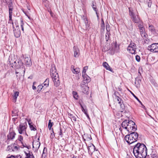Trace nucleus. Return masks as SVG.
Here are the masks:
<instances>
[{"label": "nucleus", "mask_w": 158, "mask_h": 158, "mask_svg": "<svg viewBox=\"0 0 158 158\" xmlns=\"http://www.w3.org/2000/svg\"><path fill=\"white\" fill-rule=\"evenodd\" d=\"M147 149L143 143H137L134 147L133 154L136 158H144L147 155Z\"/></svg>", "instance_id": "f257e3e1"}, {"label": "nucleus", "mask_w": 158, "mask_h": 158, "mask_svg": "<svg viewBox=\"0 0 158 158\" xmlns=\"http://www.w3.org/2000/svg\"><path fill=\"white\" fill-rule=\"evenodd\" d=\"M50 75L54 83V85L56 87L60 85V81L59 75L56 72L55 67H52L50 69Z\"/></svg>", "instance_id": "f03ea898"}, {"label": "nucleus", "mask_w": 158, "mask_h": 158, "mask_svg": "<svg viewBox=\"0 0 158 158\" xmlns=\"http://www.w3.org/2000/svg\"><path fill=\"white\" fill-rule=\"evenodd\" d=\"M130 133V134L125 136L124 139L128 143L131 144L137 141L138 134L135 132Z\"/></svg>", "instance_id": "7ed1b4c3"}, {"label": "nucleus", "mask_w": 158, "mask_h": 158, "mask_svg": "<svg viewBox=\"0 0 158 158\" xmlns=\"http://www.w3.org/2000/svg\"><path fill=\"white\" fill-rule=\"evenodd\" d=\"M129 15L133 22L135 23H137L139 24L142 23L140 20L139 16L137 14H135L133 12L132 10L129 8Z\"/></svg>", "instance_id": "20e7f679"}, {"label": "nucleus", "mask_w": 158, "mask_h": 158, "mask_svg": "<svg viewBox=\"0 0 158 158\" xmlns=\"http://www.w3.org/2000/svg\"><path fill=\"white\" fill-rule=\"evenodd\" d=\"M127 126L126 130L129 132H131L132 131H135L137 130V126H135V123L131 120H128Z\"/></svg>", "instance_id": "39448f33"}, {"label": "nucleus", "mask_w": 158, "mask_h": 158, "mask_svg": "<svg viewBox=\"0 0 158 158\" xmlns=\"http://www.w3.org/2000/svg\"><path fill=\"white\" fill-rule=\"evenodd\" d=\"M137 49V46L136 44L131 41L130 45L128 46L127 48V50L129 52L132 54H135L136 53V50Z\"/></svg>", "instance_id": "423d86ee"}, {"label": "nucleus", "mask_w": 158, "mask_h": 158, "mask_svg": "<svg viewBox=\"0 0 158 158\" xmlns=\"http://www.w3.org/2000/svg\"><path fill=\"white\" fill-rule=\"evenodd\" d=\"M27 125L24 124H21L19 127H17V129L19 134H25L27 135L26 133V129L27 127Z\"/></svg>", "instance_id": "0eeeda50"}, {"label": "nucleus", "mask_w": 158, "mask_h": 158, "mask_svg": "<svg viewBox=\"0 0 158 158\" xmlns=\"http://www.w3.org/2000/svg\"><path fill=\"white\" fill-rule=\"evenodd\" d=\"M148 49L151 52H158V43H153L148 47Z\"/></svg>", "instance_id": "6e6552de"}, {"label": "nucleus", "mask_w": 158, "mask_h": 158, "mask_svg": "<svg viewBox=\"0 0 158 158\" xmlns=\"http://www.w3.org/2000/svg\"><path fill=\"white\" fill-rule=\"evenodd\" d=\"M24 58V64L26 66H30L32 65V62L30 57L27 56H23Z\"/></svg>", "instance_id": "1a4fd4ad"}, {"label": "nucleus", "mask_w": 158, "mask_h": 158, "mask_svg": "<svg viewBox=\"0 0 158 158\" xmlns=\"http://www.w3.org/2000/svg\"><path fill=\"white\" fill-rule=\"evenodd\" d=\"M13 27L15 36L16 38L19 37L21 33L19 26H16L15 29L14 26H13Z\"/></svg>", "instance_id": "9d476101"}, {"label": "nucleus", "mask_w": 158, "mask_h": 158, "mask_svg": "<svg viewBox=\"0 0 158 158\" xmlns=\"http://www.w3.org/2000/svg\"><path fill=\"white\" fill-rule=\"evenodd\" d=\"M16 135V133L14 131H10L9 134L7 135V140L13 139L15 138Z\"/></svg>", "instance_id": "9b49d317"}, {"label": "nucleus", "mask_w": 158, "mask_h": 158, "mask_svg": "<svg viewBox=\"0 0 158 158\" xmlns=\"http://www.w3.org/2000/svg\"><path fill=\"white\" fill-rule=\"evenodd\" d=\"M128 122V120H124L122 123L121 124L122 127H120L119 129L120 132H122L123 128L126 130L127 126V123Z\"/></svg>", "instance_id": "f8f14e48"}, {"label": "nucleus", "mask_w": 158, "mask_h": 158, "mask_svg": "<svg viewBox=\"0 0 158 158\" xmlns=\"http://www.w3.org/2000/svg\"><path fill=\"white\" fill-rule=\"evenodd\" d=\"M73 50L74 52V56L75 57H78L80 54L78 48L77 46H74L73 47Z\"/></svg>", "instance_id": "ddd939ff"}, {"label": "nucleus", "mask_w": 158, "mask_h": 158, "mask_svg": "<svg viewBox=\"0 0 158 158\" xmlns=\"http://www.w3.org/2000/svg\"><path fill=\"white\" fill-rule=\"evenodd\" d=\"M88 151L89 154H92L95 151V148L94 146L92 143L90 144V146L88 147Z\"/></svg>", "instance_id": "4468645a"}, {"label": "nucleus", "mask_w": 158, "mask_h": 158, "mask_svg": "<svg viewBox=\"0 0 158 158\" xmlns=\"http://www.w3.org/2000/svg\"><path fill=\"white\" fill-rule=\"evenodd\" d=\"M82 92L85 94H87L89 92V87L87 85H81Z\"/></svg>", "instance_id": "2eb2a0df"}, {"label": "nucleus", "mask_w": 158, "mask_h": 158, "mask_svg": "<svg viewBox=\"0 0 158 158\" xmlns=\"http://www.w3.org/2000/svg\"><path fill=\"white\" fill-rule=\"evenodd\" d=\"M82 76L83 77L84 81H85L86 83H89L90 81V78L86 74L82 75Z\"/></svg>", "instance_id": "dca6fc26"}, {"label": "nucleus", "mask_w": 158, "mask_h": 158, "mask_svg": "<svg viewBox=\"0 0 158 158\" xmlns=\"http://www.w3.org/2000/svg\"><path fill=\"white\" fill-rule=\"evenodd\" d=\"M102 65L106 69L112 72V70L111 68L110 67L108 64L106 62H103Z\"/></svg>", "instance_id": "f3484780"}, {"label": "nucleus", "mask_w": 158, "mask_h": 158, "mask_svg": "<svg viewBox=\"0 0 158 158\" xmlns=\"http://www.w3.org/2000/svg\"><path fill=\"white\" fill-rule=\"evenodd\" d=\"M138 27L139 29L140 34H141L142 33H143L145 32V29L143 27L142 23L139 24L138 26Z\"/></svg>", "instance_id": "a211bd4d"}, {"label": "nucleus", "mask_w": 158, "mask_h": 158, "mask_svg": "<svg viewBox=\"0 0 158 158\" xmlns=\"http://www.w3.org/2000/svg\"><path fill=\"white\" fill-rule=\"evenodd\" d=\"M19 92L16 91L14 93V94L13 95V101L14 102H15L18 96H19Z\"/></svg>", "instance_id": "6ab92c4d"}, {"label": "nucleus", "mask_w": 158, "mask_h": 158, "mask_svg": "<svg viewBox=\"0 0 158 158\" xmlns=\"http://www.w3.org/2000/svg\"><path fill=\"white\" fill-rule=\"evenodd\" d=\"M71 68H73L72 70L73 72L74 73H78L80 72V69L79 68H77L75 69L74 68V66H72Z\"/></svg>", "instance_id": "aec40b11"}, {"label": "nucleus", "mask_w": 158, "mask_h": 158, "mask_svg": "<svg viewBox=\"0 0 158 158\" xmlns=\"http://www.w3.org/2000/svg\"><path fill=\"white\" fill-rule=\"evenodd\" d=\"M131 94L133 95L134 97L140 103L141 105H142V107L143 108L145 109V107L142 104V102L140 101L139 99V98L135 96V95L131 91Z\"/></svg>", "instance_id": "412c9836"}, {"label": "nucleus", "mask_w": 158, "mask_h": 158, "mask_svg": "<svg viewBox=\"0 0 158 158\" xmlns=\"http://www.w3.org/2000/svg\"><path fill=\"white\" fill-rule=\"evenodd\" d=\"M40 145V143L38 141L36 142L33 143V147L35 148L36 149H38Z\"/></svg>", "instance_id": "4be33fe9"}, {"label": "nucleus", "mask_w": 158, "mask_h": 158, "mask_svg": "<svg viewBox=\"0 0 158 158\" xmlns=\"http://www.w3.org/2000/svg\"><path fill=\"white\" fill-rule=\"evenodd\" d=\"M49 83V79L48 78H47L43 83L44 86L45 88H47L48 85Z\"/></svg>", "instance_id": "5701e85b"}, {"label": "nucleus", "mask_w": 158, "mask_h": 158, "mask_svg": "<svg viewBox=\"0 0 158 158\" xmlns=\"http://www.w3.org/2000/svg\"><path fill=\"white\" fill-rule=\"evenodd\" d=\"M149 29L151 32L153 34H154L155 32V30L154 27L152 25H149Z\"/></svg>", "instance_id": "b1692460"}, {"label": "nucleus", "mask_w": 158, "mask_h": 158, "mask_svg": "<svg viewBox=\"0 0 158 158\" xmlns=\"http://www.w3.org/2000/svg\"><path fill=\"white\" fill-rule=\"evenodd\" d=\"M18 110H15L12 111V116H17L18 115Z\"/></svg>", "instance_id": "393cba45"}, {"label": "nucleus", "mask_w": 158, "mask_h": 158, "mask_svg": "<svg viewBox=\"0 0 158 158\" xmlns=\"http://www.w3.org/2000/svg\"><path fill=\"white\" fill-rule=\"evenodd\" d=\"M47 152V148L45 147L44 148L43 150L42 155V157H44V158H45L46 156Z\"/></svg>", "instance_id": "a878e982"}, {"label": "nucleus", "mask_w": 158, "mask_h": 158, "mask_svg": "<svg viewBox=\"0 0 158 158\" xmlns=\"http://www.w3.org/2000/svg\"><path fill=\"white\" fill-rule=\"evenodd\" d=\"M140 35L144 40H146L147 39L148 35L145 32L143 33H142Z\"/></svg>", "instance_id": "bb28decb"}, {"label": "nucleus", "mask_w": 158, "mask_h": 158, "mask_svg": "<svg viewBox=\"0 0 158 158\" xmlns=\"http://www.w3.org/2000/svg\"><path fill=\"white\" fill-rule=\"evenodd\" d=\"M92 8L93 10L95 11L97 15V16L98 17V13H97V8L96 6L95 5H94V2L92 3Z\"/></svg>", "instance_id": "cd10ccee"}, {"label": "nucleus", "mask_w": 158, "mask_h": 158, "mask_svg": "<svg viewBox=\"0 0 158 158\" xmlns=\"http://www.w3.org/2000/svg\"><path fill=\"white\" fill-rule=\"evenodd\" d=\"M14 147V144H12L8 146L7 148V150L10 152H13V148Z\"/></svg>", "instance_id": "c85d7f7f"}, {"label": "nucleus", "mask_w": 158, "mask_h": 158, "mask_svg": "<svg viewBox=\"0 0 158 158\" xmlns=\"http://www.w3.org/2000/svg\"><path fill=\"white\" fill-rule=\"evenodd\" d=\"M44 87L42 85H38L37 87V91L39 93Z\"/></svg>", "instance_id": "c756f323"}, {"label": "nucleus", "mask_w": 158, "mask_h": 158, "mask_svg": "<svg viewBox=\"0 0 158 158\" xmlns=\"http://www.w3.org/2000/svg\"><path fill=\"white\" fill-rule=\"evenodd\" d=\"M73 97L76 100L78 99V95L76 92L73 91Z\"/></svg>", "instance_id": "7c9ffc66"}, {"label": "nucleus", "mask_w": 158, "mask_h": 158, "mask_svg": "<svg viewBox=\"0 0 158 158\" xmlns=\"http://www.w3.org/2000/svg\"><path fill=\"white\" fill-rule=\"evenodd\" d=\"M151 156L152 158H158L157 154L156 153H154L153 152L151 154Z\"/></svg>", "instance_id": "2f4dec72"}, {"label": "nucleus", "mask_w": 158, "mask_h": 158, "mask_svg": "<svg viewBox=\"0 0 158 158\" xmlns=\"http://www.w3.org/2000/svg\"><path fill=\"white\" fill-rule=\"evenodd\" d=\"M53 125V123L51 122V120H49V121L48 127L49 129L50 130L51 129Z\"/></svg>", "instance_id": "473e14b6"}, {"label": "nucleus", "mask_w": 158, "mask_h": 158, "mask_svg": "<svg viewBox=\"0 0 158 158\" xmlns=\"http://www.w3.org/2000/svg\"><path fill=\"white\" fill-rule=\"evenodd\" d=\"M88 69V67L87 66H86L84 67L83 68V70L82 72V75L83 74H86V72L87 70Z\"/></svg>", "instance_id": "72a5a7b5"}, {"label": "nucleus", "mask_w": 158, "mask_h": 158, "mask_svg": "<svg viewBox=\"0 0 158 158\" xmlns=\"http://www.w3.org/2000/svg\"><path fill=\"white\" fill-rule=\"evenodd\" d=\"M29 125L30 129L31 130L35 131L36 130V129L34 127L33 125H31V123H29Z\"/></svg>", "instance_id": "f704fd0d"}, {"label": "nucleus", "mask_w": 158, "mask_h": 158, "mask_svg": "<svg viewBox=\"0 0 158 158\" xmlns=\"http://www.w3.org/2000/svg\"><path fill=\"white\" fill-rule=\"evenodd\" d=\"M51 131L52 132L51 133L50 138L51 139H53L55 137V134L53 131V128L52 129V131Z\"/></svg>", "instance_id": "c9c22d12"}, {"label": "nucleus", "mask_w": 158, "mask_h": 158, "mask_svg": "<svg viewBox=\"0 0 158 158\" xmlns=\"http://www.w3.org/2000/svg\"><path fill=\"white\" fill-rule=\"evenodd\" d=\"M24 25V23H23V22L22 20H21V24L20 27L22 31L23 32L24 31V27L23 26Z\"/></svg>", "instance_id": "e433bc0d"}, {"label": "nucleus", "mask_w": 158, "mask_h": 158, "mask_svg": "<svg viewBox=\"0 0 158 158\" xmlns=\"http://www.w3.org/2000/svg\"><path fill=\"white\" fill-rule=\"evenodd\" d=\"M18 140L21 142H23V137L21 135H19L18 136Z\"/></svg>", "instance_id": "4c0bfd02"}, {"label": "nucleus", "mask_w": 158, "mask_h": 158, "mask_svg": "<svg viewBox=\"0 0 158 158\" xmlns=\"http://www.w3.org/2000/svg\"><path fill=\"white\" fill-rule=\"evenodd\" d=\"M115 99L117 101L119 104H121L122 102V100L119 97H117L116 98H115Z\"/></svg>", "instance_id": "58836bf2"}, {"label": "nucleus", "mask_w": 158, "mask_h": 158, "mask_svg": "<svg viewBox=\"0 0 158 158\" xmlns=\"http://www.w3.org/2000/svg\"><path fill=\"white\" fill-rule=\"evenodd\" d=\"M106 27L107 31H110V26L108 23H106Z\"/></svg>", "instance_id": "ea45409f"}, {"label": "nucleus", "mask_w": 158, "mask_h": 158, "mask_svg": "<svg viewBox=\"0 0 158 158\" xmlns=\"http://www.w3.org/2000/svg\"><path fill=\"white\" fill-rule=\"evenodd\" d=\"M146 3L148 4V6L149 7H151L152 3V1L151 0H147L146 1Z\"/></svg>", "instance_id": "a19ab883"}, {"label": "nucleus", "mask_w": 158, "mask_h": 158, "mask_svg": "<svg viewBox=\"0 0 158 158\" xmlns=\"http://www.w3.org/2000/svg\"><path fill=\"white\" fill-rule=\"evenodd\" d=\"M25 153L26 156V158H30L31 156V153H27L26 152H25Z\"/></svg>", "instance_id": "79ce46f5"}, {"label": "nucleus", "mask_w": 158, "mask_h": 158, "mask_svg": "<svg viewBox=\"0 0 158 158\" xmlns=\"http://www.w3.org/2000/svg\"><path fill=\"white\" fill-rule=\"evenodd\" d=\"M102 24H101V27L102 29H104L105 27V24L104 22V21L103 20V19H102Z\"/></svg>", "instance_id": "37998d69"}, {"label": "nucleus", "mask_w": 158, "mask_h": 158, "mask_svg": "<svg viewBox=\"0 0 158 158\" xmlns=\"http://www.w3.org/2000/svg\"><path fill=\"white\" fill-rule=\"evenodd\" d=\"M120 106V108L122 110H123L125 108V106L124 104L123 103V101H122V102L121 104H119Z\"/></svg>", "instance_id": "c03bdc74"}, {"label": "nucleus", "mask_w": 158, "mask_h": 158, "mask_svg": "<svg viewBox=\"0 0 158 158\" xmlns=\"http://www.w3.org/2000/svg\"><path fill=\"white\" fill-rule=\"evenodd\" d=\"M84 22L86 28L87 29L89 26L88 20H86V21H85Z\"/></svg>", "instance_id": "a18cd8bd"}, {"label": "nucleus", "mask_w": 158, "mask_h": 158, "mask_svg": "<svg viewBox=\"0 0 158 158\" xmlns=\"http://www.w3.org/2000/svg\"><path fill=\"white\" fill-rule=\"evenodd\" d=\"M22 144V146H21V148H23L24 147H25L26 148H28V147L27 146L26 144L25 143H23V142L21 143Z\"/></svg>", "instance_id": "49530a36"}, {"label": "nucleus", "mask_w": 158, "mask_h": 158, "mask_svg": "<svg viewBox=\"0 0 158 158\" xmlns=\"http://www.w3.org/2000/svg\"><path fill=\"white\" fill-rule=\"evenodd\" d=\"M63 132L61 128L60 127V131L59 133V135L61 136V137H62L63 135Z\"/></svg>", "instance_id": "de8ad7c7"}, {"label": "nucleus", "mask_w": 158, "mask_h": 158, "mask_svg": "<svg viewBox=\"0 0 158 158\" xmlns=\"http://www.w3.org/2000/svg\"><path fill=\"white\" fill-rule=\"evenodd\" d=\"M13 8L9 9V15H12V11Z\"/></svg>", "instance_id": "09e8293b"}, {"label": "nucleus", "mask_w": 158, "mask_h": 158, "mask_svg": "<svg viewBox=\"0 0 158 158\" xmlns=\"http://www.w3.org/2000/svg\"><path fill=\"white\" fill-rule=\"evenodd\" d=\"M135 59L138 62H139L140 60V56H139L137 55L135 56Z\"/></svg>", "instance_id": "8fccbe9b"}, {"label": "nucleus", "mask_w": 158, "mask_h": 158, "mask_svg": "<svg viewBox=\"0 0 158 158\" xmlns=\"http://www.w3.org/2000/svg\"><path fill=\"white\" fill-rule=\"evenodd\" d=\"M8 7H9V9L13 8V4L12 2L10 3L9 4H8Z\"/></svg>", "instance_id": "3c124183"}, {"label": "nucleus", "mask_w": 158, "mask_h": 158, "mask_svg": "<svg viewBox=\"0 0 158 158\" xmlns=\"http://www.w3.org/2000/svg\"><path fill=\"white\" fill-rule=\"evenodd\" d=\"M81 19L83 20L84 22L86 21V20H87L86 17L84 15L81 16Z\"/></svg>", "instance_id": "603ef678"}, {"label": "nucleus", "mask_w": 158, "mask_h": 158, "mask_svg": "<svg viewBox=\"0 0 158 158\" xmlns=\"http://www.w3.org/2000/svg\"><path fill=\"white\" fill-rule=\"evenodd\" d=\"M18 63L19 64V66L21 67L23 65V63L22 62V61L21 60H19V61H18Z\"/></svg>", "instance_id": "864d4df0"}, {"label": "nucleus", "mask_w": 158, "mask_h": 158, "mask_svg": "<svg viewBox=\"0 0 158 158\" xmlns=\"http://www.w3.org/2000/svg\"><path fill=\"white\" fill-rule=\"evenodd\" d=\"M48 12L50 13L51 16L52 17H54L55 15L52 11L51 10H48Z\"/></svg>", "instance_id": "5fc2aeb1"}, {"label": "nucleus", "mask_w": 158, "mask_h": 158, "mask_svg": "<svg viewBox=\"0 0 158 158\" xmlns=\"http://www.w3.org/2000/svg\"><path fill=\"white\" fill-rule=\"evenodd\" d=\"M12 15H9V20L11 21V23L13 25V26H14L13 23L12 21Z\"/></svg>", "instance_id": "6e6d98bb"}, {"label": "nucleus", "mask_w": 158, "mask_h": 158, "mask_svg": "<svg viewBox=\"0 0 158 158\" xmlns=\"http://www.w3.org/2000/svg\"><path fill=\"white\" fill-rule=\"evenodd\" d=\"M86 83L85 81H83V82H82V83L81 84V85H87V83Z\"/></svg>", "instance_id": "4d7b16f0"}, {"label": "nucleus", "mask_w": 158, "mask_h": 158, "mask_svg": "<svg viewBox=\"0 0 158 158\" xmlns=\"http://www.w3.org/2000/svg\"><path fill=\"white\" fill-rule=\"evenodd\" d=\"M114 95L115 96V98H116L117 97H118V95H119V94L118 92H115L114 93Z\"/></svg>", "instance_id": "13d9d810"}, {"label": "nucleus", "mask_w": 158, "mask_h": 158, "mask_svg": "<svg viewBox=\"0 0 158 158\" xmlns=\"http://www.w3.org/2000/svg\"><path fill=\"white\" fill-rule=\"evenodd\" d=\"M110 36L107 35H106V39L107 41L109 39Z\"/></svg>", "instance_id": "bf43d9fd"}, {"label": "nucleus", "mask_w": 158, "mask_h": 158, "mask_svg": "<svg viewBox=\"0 0 158 158\" xmlns=\"http://www.w3.org/2000/svg\"><path fill=\"white\" fill-rule=\"evenodd\" d=\"M15 150L16 151H18V150L19 149V147L15 146Z\"/></svg>", "instance_id": "052dcab7"}, {"label": "nucleus", "mask_w": 158, "mask_h": 158, "mask_svg": "<svg viewBox=\"0 0 158 158\" xmlns=\"http://www.w3.org/2000/svg\"><path fill=\"white\" fill-rule=\"evenodd\" d=\"M82 111L85 114H86L87 113V111L85 109H84V110H83V109H81Z\"/></svg>", "instance_id": "680f3d73"}, {"label": "nucleus", "mask_w": 158, "mask_h": 158, "mask_svg": "<svg viewBox=\"0 0 158 158\" xmlns=\"http://www.w3.org/2000/svg\"><path fill=\"white\" fill-rule=\"evenodd\" d=\"M79 104L81 108V109H83V110H84V108L83 107V106L82 105L80 102H79Z\"/></svg>", "instance_id": "e2e57ef3"}, {"label": "nucleus", "mask_w": 158, "mask_h": 158, "mask_svg": "<svg viewBox=\"0 0 158 158\" xmlns=\"http://www.w3.org/2000/svg\"><path fill=\"white\" fill-rule=\"evenodd\" d=\"M7 158H17V157H15L14 156L12 155L10 157H7Z\"/></svg>", "instance_id": "0e129e2a"}, {"label": "nucleus", "mask_w": 158, "mask_h": 158, "mask_svg": "<svg viewBox=\"0 0 158 158\" xmlns=\"http://www.w3.org/2000/svg\"><path fill=\"white\" fill-rule=\"evenodd\" d=\"M71 119H72L74 121H76V118L74 116L72 117V118Z\"/></svg>", "instance_id": "69168bd1"}, {"label": "nucleus", "mask_w": 158, "mask_h": 158, "mask_svg": "<svg viewBox=\"0 0 158 158\" xmlns=\"http://www.w3.org/2000/svg\"><path fill=\"white\" fill-rule=\"evenodd\" d=\"M106 35H109L110 36V31H107V33L106 34Z\"/></svg>", "instance_id": "338daca9"}, {"label": "nucleus", "mask_w": 158, "mask_h": 158, "mask_svg": "<svg viewBox=\"0 0 158 158\" xmlns=\"http://www.w3.org/2000/svg\"><path fill=\"white\" fill-rule=\"evenodd\" d=\"M31 157H30V158H34V156L33 155L32 153L31 152Z\"/></svg>", "instance_id": "774afa93"}]
</instances>
